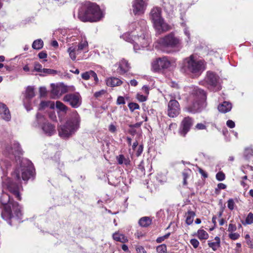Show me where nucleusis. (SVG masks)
Masks as SVG:
<instances>
[{
	"instance_id": "61",
	"label": "nucleus",
	"mask_w": 253,
	"mask_h": 253,
	"mask_svg": "<svg viewBox=\"0 0 253 253\" xmlns=\"http://www.w3.org/2000/svg\"><path fill=\"white\" fill-rule=\"evenodd\" d=\"M199 172L201 174V175L205 178H207L208 177V174L202 169H199Z\"/></svg>"
},
{
	"instance_id": "38",
	"label": "nucleus",
	"mask_w": 253,
	"mask_h": 253,
	"mask_svg": "<svg viewBox=\"0 0 253 253\" xmlns=\"http://www.w3.org/2000/svg\"><path fill=\"white\" fill-rule=\"evenodd\" d=\"M156 251L158 253H167V246L165 244L159 245L156 247Z\"/></svg>"
},
{
	"instance_id": "24",
	"label": "nucleus",
	"mask_w": 253,
	"mask_h": 253,
	"mask_svg": "<svg viewBox=\"0 0 253 253\" xmlns=\"http://www.w3.org/2000/svg\"><path fill=\"white\" fill-rule=\"evenodd\" d=\"M232 108V104L228 101H224L218 106V111L222 113H226L230 111Z\"/></svg>"
},
{
	"instance_id": "52",
	"label": "nucleus",
	"mask_w": 253,
	"mask_h": 253,
	"mask_svg": "<svg viewBox=\"0 0 253 253\" xmlns=\"http://www.w3.org/2000/svg\"><path fill=\"white\" fill-rule=\"evenodd\" d=\"M126 103L125 98L123 96H119L117 98V104L118 105H122Z\"/></svg>"
},
{
	"instance_id": "6",
	"label": "nucleus",
	"mask_w": 253,
	"mask_h": 253,
	"mask_svg": "<svg viewBox=\"0 0 253 253\" xmlns=\"http://www.w3.org/2000/svg\"><path fill=\"white\" fill-rule=\"evenodd\" d=\"M205 69L204 61L198 59L194 55H190L183 61L182 70L186 73L199 75Z\"/></svg>"
},
{
	"instance_id": "48",
	"label": "nucleus",
	"mask_w": 253,
	"mask_h": 253,
	"mask_svg": "<svg viewBox=\"0 0 253 253\" xmlns=\"http://www.w3.org/2000/svg\"><path fill=\"white\" fill-rule=\"evenodd\" d=\"M190 243L195 249L197 248L200 244L199 242L198 241V240L196 239H191L190 241Z\"/></svg>"
},
{
	"instance_id": "17",
	"label": "nucleus",
	"mask_w": 253,
	"mask_h": 253,
	"mask_svg": "<svg viewBox=\"0 0 253 253\" xmlns=\"http://www.w3.org/2000/svg\"><path fill=\"white\" fill-rule=\"evenodd\" d=\"M35 96L34 88L32 86H28L26 90L25 97L23 99V103L27 111H30L32 108L29 105V100Z\"/></svg>"
},
{
	"instance_id": "30",
	"label": "nucleus",
	"mask_w": 253,
	"mask_h": 253,
	"mask_svg": "<svg viewBox=\"0 0 253 253\" xmlns=\"http://www.w3.org/2000/svg\"><path fill=\"white\" fill-rule=\"evenodd\" d=\"M195 235L201 240H206L209 238L208 233L203 229L198 230Z\"/></svg>"
},
{
	"instance_id": "36",
	"label": "nucleus",
	"mask_w": 253,
	"mask_h": 253,
	"mask_svg": "<svg viewBox=\"0 0 253 253\" xmlns=\"http://www.w3.org/2000/svg\"><path fill=\"white\" fill-rule=\"evenodd\" d=\"M45 107H49L50 108H54V103L50 101H42L40 104V109L44 108Z\"/></svg>"
},
{
	"instance_id": "19",
	"label": "nucleus",
	"mask_w": 253,
	"mask_h": 253,
	"mask_svg": "<svg viewBox=\"0 0 253 253\" xmlns=\"http://www.w3.org/2000/svg\"><path fill=\"white\" fill-rule=\"evenodd\" d=\"M51 87L52 88L51 90L52 94L56 97L60 96L68 91L67 87L62 84H51Z\"/></svg>"
},
{
	"instance_id": "63",
	"label": "nucleus",
	"mask_w": 253,
	"mask_h": 253,
	"mask_svg": "<svg viewBox=\"0 0 253 253\" xmlns=\"http://www.w3.org/2000/svg\"><path fill=\"white\" fill-rule=\"evenodd\" d=\"M217 187L219 189H225L226 188V185L222 183L218 184Z\"/></svg>"
},
{
	"instance_id": "47",
	"label": "nucleus",
	"mask_w": 253,
	"mask_h": 253,
	"mask_svg": "<svg viewBox=\"0 0 253 253\" xmlns=\"http://www.w3.org/2000/svg\"><path fill=\"white\" fill-rule=\"evenodd\" d=\"M225 174L222 172H218L216 174V178L218 181H223L225 179Z\"/></svg>"
},
{
	"instance_id": "45",
	"label": "nucleus",
	"mask_w": 253,
	"mask_h": 253,
	"mask_svg": "<svg viewBox=\"0 0 253 253\" xmlns=\"http://www.w3.org/2000/svg\"><path fill=\"white\" fill-rule=\"evenodd\" d=\"M136 98L140 102H144L147 100V96L141 94V93H137L136 95Z\"/></svg>"
},
{
	"instance_id": "53",
	"label": "nucleus",
	"mask_w": 253,
	"mask_h": 253,
	"mask_svg": "<svg viewBox=\"0 0 253 253\" xmlns=\"http://www.w3.org/2000/svg\"><path fill=\"white\" fill-rule=\"evenodd\" d=\"M227 126L231 128H234L235 126V123L232 120H228L226 122Z\"/></svg>"
},
{
	"instance_id": "4",
	"label": "nucleus",
	"mask_w": 253,
	"mask_h": 253,
	"mask_svg": "<svg viewBox=\"0 0 253 253\" xmlns=\"http://www.w3.org/2000/svg\"><path fill=\"white\" fill-rule=\"evenodd\" d=\"M104 11L96 3L89 1L83 3L79 10L78 17L82 21L96 22L104 16Z\"/></svg>"
},
{
	"instance_id": "14",
	"label": "nucleus",
	"mask_w": 253,
	"mask_h": 253,
	"mask_svg": "<svg viewBox=\"0 0 253 253\" xmlns=\"http://www.w3.org/2000/svg\"><path fill=\"white\" fill-rule=\"evenodd\" d=\"M153 27L158 34H161L171 29V27L163 18L153 23Z\"/></svg>"
},
{
	"instance_id": "12",
	"label": "nucleus",
	"mask_w": 253,
	"mask_h": 253,
	"mask_svg": "<svg viewBox=\"0 0 253 253\" xmlns=\"http://www.w3.org/2000/svg\"><path fill=\"white\" fill-rule=\"evenodd\" d=\"M147 6L146 0H133L132 2V10L135 15H143Z\"/></svg>"
},
{
	"instance_id": "33",
	"label": "nucleus",
	"mask_w": 253,
	"mask_h": 253,
	"mask_svg": "<svg viewBox=\"0 0 253 253\" xmlns=\"http://www.w3.org/2000/svg\"><path fill=\"white\" fill-rule=\"evenodd\" d=\"M43 42L41 39H38L34 41L32 47L36 50H39L42 48Z\"/></svg>"
},
{
	"instance_id": "51",
	"label": "nucleus",
	"mask_w": 253,
	"mask_h": 253,
	"mask_svg": "<svg viewBox=\"0 0 253 253\" xmlns=\"http://www.w3.org/2000/svg\"><path fill=\"white\" fill-rule=\"evenodd\" d=\"M237 229V227L235 224H229L228 228V231L230 233L234 232H235Z\"/></svg>"
},
{
	"instance_id": "26",
	"label": "nucleus",
	"mask_w": 253,
	"mask_h": 253,
	"mask_svg": "<svg viewBox=\"0 0 253 253\" xmlns=\"http://www.w3.org/2000/svg\"><path fill=\"white\" fill-rule=\"evenodd\" d=\"M82 78L85 80H89L91 77L94 79L95 82L97 83L98 82V79L96 74L92 70H90L87 72H84L81 75Z\"/></svg>"
},
{
	"instance_id": "27",
	"label": "nucleus",
	"mask_w": 253,
	"mask_h": 253,
	"mask_svg": "<svg viewBox=\"0 0 253 253\" xmlns=\"http://www.w3.org/2000/svg\"><path fill=\"white\" fill-rule=\"evenodd\" d=\"M113 239L118 242H121L122 243H125L128 242V239L125 235L121 234L118 232H116L112 235Z\"/></svg>"
},
{
	"instance_id": "10",
	"label": "nucleus",
	"mask_w": 253,
	"mask_h": 253,
	"mask_svg": "<svg viewBox=\"0 0 253 253\" xmlns=\"http://www.w3.org/2000/svg\"><path fill=\"white\" fill-rule=\"evenodd\" d=\"M205 83L208 87L213 91H218L221 89V80L216 74L209 71L205 78Z\"/></svg>"
},
{
	"instance_id": "2",
	"label": "nucleus",
	"mask_w": 253,
	"mask_h": 253,
	"mask_svg": "<svg viewBox=\"0 0 253 253\" xmlns=\"http://www.w3.org/2000/svg\"><path fill=\"white\" fill-rule=\"evenodd\" d=\"M34 168L32 163L28 160L23 159L21 161L20 166L17 168L12 174V178H14L16 183L12 182L10 178L5 177L3 178L2 186L4 189H7L10 193L15 195L19 200L21 198L20 195V190L21 187L19 185L21 181V177L23 180H27L32 176Z\"/></svg>"
},
{
	"instance_id": "44",
	"label": "nucleus",
	"mask_w": 253,
	"mask_h": 253,
	"mask_svg": "<svg viewBox=\"0 0 253 253\" xmlns=\"http://www.w3.org/2000/svg\"><path fill=\"white\" fill-rule=\"evenodd\" d=\"M169 235H170V233H168L163 236L159 237L157 238V239H156V242L157 243H162V242L165 241L166 239H168L169 237Z\"/></svg>"
},
{
	"instance_id": "22",
	"label": "nucleus",
	"mask_w": 253,
	"mask_h": 253,
	"mask_svg": "<svg viewBox=\"0 0 253 253\" xmlns=\"http://www.w3.org/2000/svg\"><path fill=\"white\" fill-rule=\"evenodd\" d=\"M150 18L152 23L163 18L161 9L158 7L152 8L150 12Z\"/></svg>"
},
{
	"instance_id": "46",
	"label": "nucleus",
	"mask_w": 253,
	"mask_h": 253,
	"mask_svg": "<svg viewBox=\"0 0 253 253\" xmlns=\"http://www.w3.org/2000/svg\"><path fill=\"white\" fill-rule=\"evenodd\" d=\"M235 206V203L232 199H230L227 201V207L228 208L231 210L232 211L234 209Z\"/></svg>"
},
{
	"instance_id": "56",
	"label": "nucleus",
	"mask_w": 253,
	"mask_h": 253,
	"mask_svg": "<svg viewBox=\"0 0 253 253\" xmlns=\"http://www.w3.org/2000/svg\"><path fill=\"white\" fill-rule=\"evenodd\" d=\"M105 93V91L103 89L99 91L96 92L94 93V96L96 98L99 97Z\"/></svg>"
},
{
	"instance_id": "20",
	"label": "nucleus",
	"mask_w": 253,
	"mask_h": 253,
	"mask_svg": "<svg viewBox=\"0 0 253 253\" xmlns=\"http://www.w3.org/2000/svg\"><path fill=\"white\" fill-rule=\"evenodd\" d=\"M118 66L117 72L120 75H124L130 69V66L128 62L123 59L116 64Z\"/></svg>"
},
{
	"instance_id": "31",
	"label": "nucleus",
	"mask_w": 253,
	"mask_h": 253,
	"mask_svg": "<svg viewBox=\"0 0 253 253\" xmlns=\"http://www.w3.org/2000/svg\"><path fill=\"white\" fill-rule=\"evenodd\" d=\"M195 213L191 211H189L185 214L186 223L188 225H191L193 222Z\"/></svg>"
},
{
	"instance_id": "13",
	"label": "nucleus",
	"mask_w": 253,
	"mask_h": 253,
	"mask_svg": "<svg viewBox=\"0 0 253 253\" xmlns=\"http://www.w3.org/2000/svg\"><path fill=\"white\" fill-rule=\"evenodd\" d=\"M63 101L69 103L72 107L77 108L82 104V97L79 93L68 94L64 97Z\"/></svg>"
},
{
	"instance_id": "41",
	"label": "nucleus",
	"mask_w": 253,
	"mask_h": 253,
	"mask_svg": "<svg viewBox=\"0 0 253 253\" xmlns=\"http://www.w3.org/2000/svg\"><path fill=\"white\" fill-rule=\"evenodd\" d=\"M244 155L247 158L249 159L253 156V149L252 148H247L245 150Z\"/></svg>"
},
{
	"instance_id": "42",
	"label": "nucleus",
	"mask_w": 253,
	"mask_h": 253,
	"mask_svg": "<svg viewBox=\"0 0 253 253\" xmlns=\"http://www.w3.org/2000/svg\"><path fill=\"white\" fill-rule=\"evenodd\" d=\"M34 71L40 72V74H42V70L44 68H42V65L38 62L34 63Z\"/></svg>"
},
{
	"instance_id": "7",
	"label": "nucleus",
	"mask_w": 253,
	"mask_h": 253,
	"mask_svg": "<svg viewBox=\"0 0 253 253\" xmlns=\"http://www.w3.org/2000/svg\"><path fill=\"white\" fill-rule=\"evenodd\" d=\"M155 44L157 48L167 51L169 48L180 47L181 42L173 33H170L158 40Z\"/></svg>"
},
{
	"instance_id": "8",
	"label": "nucleus",
	"mask_w": 253,
	"mask_h": 253,
	"mask_svg": "<svg viewBox=\"0 0 253 253\" xmlns=\"http://www.w3.org/2000/svg\"><path fill=\"white\" fill-rule=\"evenodd\" d=\"M32 125L36 128H41L42 133L47 136H51L56 132L55 126L46 121L44 117L40 113L37 114Z\"/></svg>"
},
{
	"instance_id": "32",
	"label": "nucleus",
	"mask_w": 253,
	"mask_h": 253,
	"mask_svg": "<svg viewBox=\"0 0 253 253\" xmlns=\"http://www.w3.org/2000/svg\"><path fill=\"white\" fill-rule=\"evenodd\" d=\"M216 242H209L208 245L214 251H215L220 247V238L218 237L215 238Z\"/></svg>"
},
{
	"instance_id": "34",
	"label": "nucleus",
	"mask_w": 253,
	"mask_h": 253,
	"mask_svg": "<svg viewBox=\"0 0 253 253\" xmlns=\"http://www.w3.org/2000/svg\"><path fill=\"white\" fill-rule=\"evenodd\" d=\"M151 223V219L148 217H142L139 221V224L142 227H147Z\"/></svg>"
},
{
	"instance_id": "1",
	"label": "nucleus",
	"mask_w": 253,
	"mask_h": 253,
	"mask_svg": "<svg viewBox=\"0 0 253 253\" xmlns=\"http://www.w3.org/2000/svg\"><path fill=\"white\" fill-rule=\"evenodd\" d=\"M120 38L130 43L135 52L145 50L151 42L146 22L144 20L130 24L129 31L121 35Z\"/></svg>"
},
{
	"instance_id": "62",
	"label": "nucleus",
	"mask_w": 253,
	"mask_h": 253,
	"mask_svg": "<svg viewBox=\"0 0 253 253\" xmlns=\"http://www.w3.org/2000/svg\"><path fill=\"white\" fill-rule=\"evenodd\" d=\"M158 181H159L161 183H163V182H165L166 181V177L165 175H163V177H162V179H161L160 178H159V175L157 176V178Z\"/></svg>"
},
{
	"instance_id": "60",
	"label": "nucleus",
	"mask_w": 253,
	"mask_h": 253,
	"mask_svg": "<svg viewBox=\"0 0 253 253\" xmlns=\"http://www.w3.org/2000/svg\"><path fill=\"white\" fill-rule=\"evenodd\" d=\"M149 88L146 86H143L142 88V91L145 93V95H148L149 94Z\"/></svg>"
},
{
	"instance_id": "21",
	"label": "nucleus",
	"mask_w": 253,
	"mask_h": 253,
	"mask_svg": "<svg viewBox=\"0 0 253 253\" xmlns=\"http://www.w3.org/2000/svg\"><path fill=\"white\" fill-rule=\"evenodd\" d=\"M67 52L68 53L70 58L73 61L76 60L77 56L81 53L80 50H78L77 44H75V43L68 44Z\"/></svg>"
},
{
	"instance_id": "43",
	"label": "nucleus",
	"mask_w": 253,
	"mask_h": 253,
	"mask_svg": "<svg viewBox=\"0 0 253 253\" xmlns=\"http://www.w3.org/2000/svg\"><path fill=\"white\" fill-rule=\"evenodd\" d=\"M128 106L130 110L132 112H133L135 110L139 109V106L138 105V104L136 103H130L128 104Z\"/></svg>"
},
{
	"instance_id": "25",
	"label": "nucleus",
	"mask_w": 253,
	"mask_h": 253,
	"mask_svg": "<svg viewBox=\"0 0 253 253\" xmlns=\"http://www.w3.org/2000/svg\"><path fill=\"white\" fill-rule=\"evenodd\" d=\"M106 84L111 87H114L121 85L123 82L117 78L112 77L106 80Z\"/></svg>"
},
{
	"instance_id": "64",
	"label": "nucleus",
	"mask_w": 253,
	"mask_h": 253,
	"mask_svg": "<svg viewBox=\"0 0 253 253\" xmlns=\"http://www.w3.org/2000/svg\"><path fill=\"white\" fill-rule=\"evenodd\" d=\"M137 82L134 79L131 80L130 81V84L131 86H135L137 85Z\"/></svg>"
},
{
	"instance_id": "5",
	"label": "nucleus",
	"mask_w": 253,
	"mask_h": 253,
	"mask_svg": "<svg viewBox=\"0 0 253 253\" xmlns=\"http://www.w3.org/2000/svg\"><path fill=\"white\" fill-rule=\"evenodd\" d=\"M80 121V117L77 111H74L66 123L59 128V135L63 138L72 136L79 128Z\"/></svg>"
},
{
	"instance_id": "59",
	"label": "nucleus",
	"mask_w": 253,
	"mask_h": 253,
	"mask_svg": "<svg viewBox=\"0 0 253 253\" xmlns=\"http://www.w3.org/2000/svg\"><path fill=\"white\" fill-rule=\"evenodd\" d=\"M196 128L198 129H204L206 128V126L202 123L198 124L196 126Z\"/></svg>"
},
{
	"instance_id": "58",
	"label": "nucleus",
	"mask_w": 253,
	"mask_h": 253,
	"mask_svg": "<svg viewBox=\"0 0 253 253\" xmlns=\"http://www.w3.org/2000/svg\"><path fill=\"white\" fill-rule=\"evenodd\" d=\"M109 130L111 132H115L116 131V127L113 124H111L109 126Z\"/></svg>"
},
{
	"instance_id": "49",
	"label": "nucleus",
	"mask_w": 253,
	"mask_h": 253,
	"mask_svg": "<svg viewBox=\"0 0 253 253\" xmlns=\"http://www.w3.org/2000/svg\"><path fill=\"white\" fill-rule=\"evenodd\" d=\"M184 33L185 36L187 37V39H186L185 40L187 43H189L190 42V34L187 28H185L184 29Z\"/></svg>"
},
{
	"instance_id": "54",
	"label": "nucleus",
	"mask_w": 253,
	"mask_h": 253,
	"mask_svg": "<svg viewBox=\"0 0 253 253\" xmlns=\"http://www.w3.org/2000/svg\"><path fill=\"white\" fill-rule=\"evenodd\" d=\"M40 93L41 96H44L46 94V89L45 87H41L40 88Z\"/></svg>"
},
{
	"instance_id": "9",
	"label": "nucleus",
	"mask_w": 253,
	"mask_h": 253,
	"mask_svg": "<svg viewBox=\"0 0 253 253\" xmlns=\"http://www.w3.org/2000/svg\"><path fill=\"white\" fill-rule=\"evenodd\" d=\"M194 94L197 97V100L193 103L192 106L187 108L189 112L195 113L201 111L204 105V101L206 98V95L205 91L201 89L197 88Z\"/></svg>"
},
{
	"instance_id": "50",
	"label": "nucleus",
	"mask_w": 253,
	"mask_h": 253,
	"mask_svg": "<svg viewBox=\"0 0 253 253\" xmlns=\"http://www.w3.org/2000/svg\"><path fill=\"white\" fill-rule=\"evenodd\" d=\"M229 237L233 240H236L240 237V235L237 233L231 232L229 234Z\"/></svg>"
},
{
	"instance_id": "39",
	"label": "nucleus",
	"mask_w": 253,
	"mask_h": 253,
	"mask_svg": "<svg viewBox=\"0 0 253 253\" xmlns=\"http://www.w3.org/2000/svg\"><path fill=\"white\" fill-rule=\"evenodd\" d=\"M57 71L54 70L50 69H45L44 68L42 70V74H40V76H45L46 75L49 74H56Z\"/></svg>"
},
{
	"instance_id": "28",
	"label": "nucleus",
	"mask_w": 253,
	"mask_h": 253,
	"mask_svg": "<svg viewBox=\"0 0 253 253\" xmlns=\"http://www.w3.org/2000/svg\"><path fill=\"white\" fill-rule=\"evenodd\" d=\"M78 50L82 52H86L88 51V44L87 41L84 38L77 44Z\"/></svg>"
},
{
	"instance_id": "3",
	"label": "nucleus",
	"mask_w": 253,
	"mask_h": 253,
	"mask_svg": "<svg viewBox=\"0 0 253 253\" xmlns=\"http://www.w3.org/2000/svg\"><path fill=\"white\" fill-rule=\"evenodd\" d=\"M0 203L3 206L4 210L1 212V216L7 221L9 224L19 221L22 215L21 207L17 202H14L10 196L4 192L2 193Z\"/></svg>"
},
{
	"instance_id": "11",
	"label": "nucleus",
	"mask_w": 253,
	"mask_h": 253,
	"mask_svg": "<svg viewBox=\"0 0 253 253\" xmlns=\"http://www.w3.org/2000/svg\"><path fill=\"white\" fill-rule=\"evenodd\" d=\"M172 61L167 56H163L154 59L151 62V69L155 72L167 69L172 65Z\"/></svg>"
},
{
	"instance_id": "40",
	"label": "nucleus",
	"mask_w": 253,
	"mask_h": 253,
	"mask_svg": "<svg viewBox=\"0 0 253 253\" xmlns=\"http://www.w3.org/2000/svg\"><path fill=\"white\" fill-rule=\"evenodd\" d=\"M253 223V213L250 212L246 219L245 222H243V224H251Z\"/></svg>"
},
{
	"instance_id": "57",
	"label": "nucleus",
	"mask_w": 253,
	"mask_h": 253,
	"mask_svg": "<svg viewBox=\"0 0 253 253\" xmlns=\"http://www.w3.org/2000/svg\"><path fill=\"white\" fill-rule=\"evenodd\" d=\"M136 250L137 253H147L144 248L142 246H138L136 247Z\"/></svg>"
},
{
	"instance_id": "55",
	"label": "nucleus",
	"mask_w": 253,
	"mask_h": 253,
	"mask_svg": "<svg viewBox=\"0 0 253 253\" xmlns=\"http://www.w3.org/2000/svg\"><path fill=\"white\" fill-rule=\"evenodd\" d=\"M38 56L40 59H45L47 58V55L46 52L42 51L38 54Z\"/></svg>"
},
{
	"instance_id": "15",
	"label": "nucleus",
	"mask_w": 253,
	"mask_h": 253,
	"mask_svg": "<svg viewBox=\"0 0 253 253\" xmlns=\"http://www.w3.org/2000/svg\"><path fill=\"white\" fill-rule=\"evenodd\" d=\"M180 111L179 105L175 100H171L168 104V114L169 117L173 118L177 116Z\"/></svg>"
},
{
	"instance_id": "16",
	"label": "nucleus",
	"mask_w": 253,
	"mask_h": 253,
	"mask_svg": "<svg viewBox=\"0 0 253 253\" xmlns=\"http://www.w3.org/2000/svg\"><path fill=\"white\" fill-rule=\"evenodd\" d=\"M21 152L22 150L19 143L13 141L10 145L6 147L4 153L5 155L16 156L21 154Z\"/></svg>"
},
{
	"instance_id": "35",
	"label": "nucleus",
	"mask_w": 253,
	"mask_h": 253,
	"mask_svg": "<svg viewBox=\"0 0 253 253\" xmlns=\"http://www.w3.org/2000/svg\"><path fill=\"white\" fill-rule=\"evenodd\" d=\"M56 107L60 111L66 113L68 108L63 103L60 101L56 102Z\"/></svg>"
},
{
	"instance_id": "29",
	"label": "nucleus",
	"mask_w": 253,
	"mask_h": 253,
	"mask_svg": "<svg viewBox=\"0 0 253 253\" xmlns=\"http://www.w3.org/2000/svg\"><path fill=\"white\" fill-rule=\"evenodd\" d=\"M116 159L119 165L124 164L125 165H128L130 163L129 159L128 157H125L124 155L122 154L117 156Z\"/></svg>"
},
{
	"instance_id": "23",
	"label": "nucleus",
	"mask_w": 253,
	"mask_h": 253,
	"mask_svg": "<svg viewBox=\"0 0 253 253\" xmlns=\"http://www.w3.org/2000/svg\"><path fill=\"white\" fill-rule=\"evenodd\" d=\"M0 114L2 118L6 121H9L11 119V115L9 109L5 104L0 102Z\"/></svg>"
},
{
	"instance_id": "18",
	"label": "nucleus",
	"mask_w": 253,
	"mask_h": 253,
	"mask_svg": "<svg viewBox=\"0 0 253 253\" xmlns=\"http://www.w3.org/2000/svg\"><path fill=\"white\" fill-rule=\"evenodd\" d=\"M193 124V121L191 118L189 117L185 118L181 123V128L179 131L181 135L184 136L189 130Z\"/></svg>"
},
{
	"instance_id": "37",
	"label": "nucleus",
	"mask_w": 253,
	"mask_h": 253,
	"mask_svg": "<svg viewBox=\"0 0 253 253\" xmlns=\"http://www.w3.org/2000/svg\"><path fill=\"white\" fill-rule=\"evenodd\" d=\"M191 173V171L189 169H186L182 172V175L183 177V184L186 185L187 182L186 179L189 177Z\"/></svg>"
}]
</instances>
